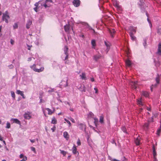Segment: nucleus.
Here are the masks:
<instances>
[{"mask_svg":"<svg viewBox=\"0 0 161 161\" xmlns=\"http://www.w3.org/2000/svg\"><path fill=\"white\" fill-rule=\"evenodd\" d=\"M76 23L77 26L80 27H84L85 29L88 28L90 30H92V28L90 27L89 24L86 22L78 21Z\"/></svg>","mask_w":161,"mask_h":161,"instance_id":"obj_1","label":"nucleus"},{"mask_svg":"<svg viewBox=\"0 0 161 161\" xmlns=\"http://www.w3.org/2000/svg\"><path fill=\"white\" fill-rule=\"evenodd\" d=\"M138 4L139 7L141 9L142 12H145L146 8V5L144 2L143 0H139L138 3Z\"/></svg>","mask_w":161,"mask_h":161,"instance_id":"obj_2","label":"nucleus"},{"mask_svg":"<svg viewBox=\"0 0 161 161\" xmlns=\"http://www.w3.org/2000/svg\"><path fill=\"white\" fill-rule=\"evenodd\" d=\"M10 18L8 12L6 11L4 13H3L2 20L3 21H5L6 23L8 22V19Z\"/></svg>","mask_w":161,"mask_h":161,"instance_id":"obj_3","label":"nucleus"},{"mask_svg":"<svg viewBox=\"0 0 161 161\" xmlns=\"http://www.w3.org/2000/svg\"><path fill=\"white\" fill-rule=\"evenodd\" d=\"M68 77H66L65 78H64L63 80H62L59 84V87L61 88L62 87H66L68 86Z\"/></svg>","mask_w":161,"mask_h":161,"instance_id":"obj_4","label":"nucleus"},{"mask_svg":"<svg viewBox=\"0 0 161 161\" xmlns=\"http://www.w3.org/2000/svg\"><path fill=\"white\" fill-rule=\"evenodd\" d=\"M31 112L29 111H27L25 113L24 115V117L25 119H29L31 117Z\"/></svg>","mask_w":161,"mask_h":161,"instance_id":"obj_5","label":"nucleus"},{"mask_svg":"<svg viewBox=\"0 0 161 161\" xmlns=\"http://www.w3.org/2000/svg\"><path fill=\"white\" fill-rule=\"evenodd\" d=\"M80 130L86 132V125L82 123H80L78 124Z\"/></svg>","mask_w":161,"mask_h":161,"instance_id":"obj_6","label":"nucleus"},{"mask_svg":"<svg viewBox=\"0 0 161 161\" xmlns=\"http://www.w3.org/2000/svg\"><path fill=\"white\" fill-rule=\"evenodd\" d=\"M72 3L75 7H78L80 5V0H73Z\"/></svg>","mask_w":161,"mask_h":161,"instance_id":"obj_7","label":"nucleus"},{"mask_svg":"<svg viewBox=\"0 0 161 161\" xmlns=\"http://www.w3.org/2000/svg\"><path fill=\"white\" fill-rule=\"evenodd\" d=\"M104 43L107 47V49H106V52L107 53L109 51L110 48V43L108 42V41H104Z\"/></svg>","mask_w":161,"mask_h":161,"instance_id":"obj_8","label":"nucleus"},{"mask_svg":"<svg viewBox=\"0 0 161 161\" xmlns=\"http://www.w3.org/2000/svg\"><path fill=\"white\" fill-rule=\"evenodd\" d=\"M102 56L100 54L95 55L93 56V58L96 61H97L98 60L101 58Z\"/></svg>","mask_w":161,"mask_h":161,"instance_id":"obj_9","label":"nucleus"},{"mask_svg":"<svg viewBox=\"0 0 161 161\" xmlns=\"http://www.w3.org/2000/svg\"><path fill=\"white\" fill-rule=\"evenodd\" d=\"M137 81H132L131 82V85L132 87L133 88L136 89L137 88Z\"/></svg>","mask_w":161,"mask_h":161,"instance_id":"obj_10","label":"nucleus"},{"mask_svg":"<svg viewBox=\"0 0 161 161\" xmlns=\"http://www.w3.org/2000/svg\"><path fill=\"white\" fill-rule=\"evenodd\" d=\"M32 23V22L31 20L30 19L28 20L27 22V23L26 24V28L27 29H29L30 28V26L31 25Z\"/></svg>","mask_w":161,"mask_h":161,"instance_id":"obj_11","label":"nucleus"},{"mask_svg":"<svg viewBox=\"0 0 161 161\" xmlns=\"http://www.w3.org/2000/svg\"><path fill=\"white\" fill-rule=\"evenodd\" d=\"M72 151L73 153L74 154H76L77 153H78V154H79V153L77 151V149L75 145L74 144L72 148Z\"/></svg>","mask_w":161,"mask_h":161,"instance_id":"obj_12","label":"nucleus"},{"mask_svg":"<svg viewBox=\"0 0 161 161\" xmlns=\"http://www.w3.org/2000/svg\"><path fill=\"white\" fill-rule=\"evenodd\" d=\"M109 31L110 33V36L112 38L114 37V35L116 32V31L114 29H110Z\"/></svg>","mask_w":161,"mask_h":161,"instance_id":"obj_13","label":"nucleus"},{"mask_svg":"<svg viewBox=\"0 0 161 161\" xmlns=\"http://www.w3.org/2000/svg\"><path fill=\"white\" fill-rule=\"evenodd\" d=\"M116 8H117V10L119 13H122V12L123 11V8L121 6L119 5Z\"/></svg>","mask_w":161,"mask_h":161,"instance_id":"obj_14","label":"nucleus"},{"mask_svg":"<svg viewBox=\"0 0 161 161\" xmlns=\"http://www.w3.org/2000/svg\"><path fill=\"white\" fill-rule=\"evenodd\" d=\"M157 53L159 55H161V42L158 44Z\"/></svg>","mask_w":161,"mask_h":161,"instance_id":"obj_15","label":"nucleus"},{"mask_svg":"<svg viewBox=\"0 0 161 161\" xmlns=\"http://www.w3.org/2000/svg\"><path fill=\"white\" fill-rule=\"evenodd\" d=\"M70 28V26L69 25H66L64 26V29L65 32H68Z\"/></svg>","mask_w":161,"mask_h":161,"instance_id":"obj_16","label":"nucleus"},{"mask_svg":"<svg viewBox=\"0 0 161 161\" xmlns=\"http://www.w3.org/2000/svg\"><path fill=\"white\" fill-rule=\"evenodd\" d=\"M42 2L41 3V5L42 6L44 7L45 8H46L47 7V5L46 3L48 2H46V0L45 1H42Z\"/></svg>","mask_w":161,"mask_h":161,"instance_id":"obj_17","label":"nucleus"},{"mask_svg":"<svg viewBox=\"0 0 161 161\" xmlns=\"http://www.w3.org/2000/svg\"><path fill=\"white\" fill-rule=\"evenodd\" d=\"M140 137L139 136L137 137L135 140V142L137 145H139L140 144Z\"/></svg>","mask_w":161,"mask_h":161,"instance_id":"obj_18","label":"nucleus"},{"mask_svg":"<svg viewBox=\"0 0 161 161\" xmlns=\"http://www.w3.org/2000/svg\"><path fill=\"white\" fill-rule=\"evenodd\" d=\"M129 34L132 40L133 41H135L136 40V38L133 35L134 34L133 33V32H130L129 33Z\"/></svg>","mask_w":161,"mask_h":161,"instance_id":"obj_19","label":"nucleus"},{"mask_svg":"<svg viewBox=\"0 0 161 161\" xmlns=\"http://www.w3.org/2000/svg\"><path fill=\"white\" fill-rule=\"evenodd\" d=\"M65 57L64 59L62 57L63 59V60H64L65 64H68L69 61L67 60L68 58L69 54H65Z\"/></svg>","mask_w":161,"mask_h":161,"instance_id":"obj_20","label":"nucleus"},{"mask_svg":"<svg viewBox=\"0 0 161 161\" xmlns=\"http://www.w3.org/2000/svg\"><path fill=\"white\" fill-rule=\"evenodd\" d=\"M11 120L13 121V123H14L18 124H20V121L17 119H12Z\"/></svg>","mask_w":161,"mask_h":161,"instance_id":"obj_21","label":"nucleus"},{"mask_svg":"<svg viewBox=\"0 0 161 161\" xmlns=\"http://www.w3.org/2000/svg\"><path fill=\"white\" fill-rule=\"evenodd\" d=\"M113 4L114 6L116 7L118 5H119V1L117 0H113Z\"/></svg>","mask_w":161,"mask_h":161,"instance_id":"obj_22","label":"nucleus"},{"mask_svg":"<svg viewBox=\"0 0 161 161\" xmlns=\"http://www.w3.org/2000/svg\"><path fill=\"white\" fill-rule=\"evenodd\" d=\"M160 77V75H159V74H158L157 75V76L155 79L156 82L157 83V84H159V83Z\"/></svg>","mask_w":161,"mask_h":161,"instance_id":"obj_23","label":"nucleus"},{"mask_svg":"<svg viewBox=\"0 0 161 161\" xmlns=\"http://www.w3.org/2000/svg\"><path fill=\"white\" fill-rule=\"evenodd\" d=\"M91 44L92 46V48L95 49V47L96 46V41L95 40H92L91 41Z\"/></svg>","mask_w":161,"mask_h":161,"instance_id":"obj_24","label":"nucleus"},{"mask_svg":"<svg viewBox=\"0 0 161 161\" xmlns=\"http://www.w3.org/2000/svg\"><path fill=\"white\" fill-rule=\"evenodd\" d=\"M63 136L64 138L66 139L67 140L69 138V136L68 132L66 131H65L64 132Z\"/></svg>","mask_w":161,"mask_h":161,"instance_id":"obj_25","label":"nucleus"},{"mask_svg":"<svg viewBox=\"0 0 161 161\" xmlns=\"http://www.w3.org/2000/svg\"><path fill=\"white\" fill-rule=\"evenodd\" d=\"M125 63L126 65L129 67L131 66L132 64L131 62L129 59L126 60L125 61Z\"/></svg>","mask_w":161,"mask_h":161,"instance_id":"obj_26","label":"nucleus"},{"mask_svg":"<svg viewBox=\"0 0 161 161\" xmlns=\"http://www.w3.org/2000/svg\"><path fill=\"white\" fill-rule=\"evenodd\" d=\"M129 29L130 31V32H133L134 34V33H135L136 32V30L134 27L131 26L130 27Z\"/></svg>","mask_w":161,"mask_h":161,"instance_id":"obj_27","label":"nucleus"},{"mask_svg":"<svg viewBox=\"0 0 161 161\" xmlns=\"http://www.w3.org/2000/svg\"><path fill=\"white\" fill-rule=\"evenodd\" d=\"M80 77L82 79V80H85L86 79V75L85 73H82V74L80 75Z\"/></svg>","mask_w":161,"mask_h":161,"instance_id":"obj_28","label":"nucleus"},{"mask_svg":"<svg viewBox=\"0 0 161 161\" xmlns=\"http://www.w3.org/2000/svg\"><path fill=\"white\" fill-rule=\"evenodd\" d=\"M94 119V123L95 124V125L96 126H97V125H98V120L97 118H93Z\"/></svg>","mask_w":161,"mask_h":161,"instance_id":"obj_29","label":"nucleus"},{"mask_svg":"<svg viewBox=\"0 0 161 161\" xmlns=\"http://www.w3.org/2000/svg\"><path fill=\"white\" fill-rule=\"evenodd\" d=\"M44 69V68L43 67H42L39 69H35V70L36 72H40L43 71Z\"/></svg>","mask_w":161,"mask_h":161,"instance_id":"obj_30","label":"nucleus"},{"mask_svg":"<svg viewBox=\"0 0 161 161\" xmlns=\"http://www.w3.org/2000/svg\"><path fill=\"white\" fill-rule=\"evenodd\" d=\"M142 95L146 97H148L149 96V94L148 92L146 91H144L142 92Z\"/></svg>","mask_w":161,"mask_h":161,"instance_id":"obj_31","label":"nucleus"},{"mask_svg":"<svg viewBox=\"0 0 161 161\" xmlns=\"http://www.w3.org/2000/svg\"><path fill=\"white\" fill-rule=\"evenodd\" d=\"M104 117L103 115L100 116L99 122L101 124H103L104 123Z\"/></svg>","mask_w":161,"mask_h":161,"instance_id":"obj_32","label":"nucleus"},{"mask_svg":"<svg viewBox=\"0 0 161 161\" xmlns=\"http://www.w3.org/2000/svg\"><path fill=\"white\" fill-rule=\"evenodd\" d=\"M68 48L67 46H65L64 47V54H67L68 53Z\"/></svg>","mask_w":161,"mask_h":161,"instance_id":"obj_33","label":"nucleus"},{"mask_svg":"<svg viewBox=\"0 0 161 161\" xmlns=\"http://www.w3.org/2000/svg\"><path fill=\"white\" fill-rule=\"evenodd\" d=\"M43 17L42 15L40 16L39 18L38 21L39 23H42L43 20Z\"/></svg>","mask_w":161,"mask_h":161,"instance_id":"obj_34","label":"nucleus"},{"mask_svg":"<svg viewBox=\"0 0 161 161\" xmlns=\"http://www.w3.org/2000/svg\"><path fill=\"white\" fill-rule=\"evenodd\" d=\"M153 157H156L157 155L156 151L155 150V147L154 146H153Z\"/></svg>","mask_w":161,"mask_h":161,"instance_id":"obj_35","label":"nucleus"},{"mask_svg":"<svg viewBox=\"0 0 161 161\" xmlns=\"http://www.w3.org/2000/svg\"><path fill=\"white\" fill-rule=\"evenodd\" d=\"M45 109H46V110H47L48 111V114L49 115H51V114H52L53 113V112L49 108H46Z\"/></svg>","mask_w":161,"mask_h":161,"instance_id":"obj_36","label":"nucleus"},{"mask_svg":"<svg viewBox=\"0 0 161 161\" xmlns=\"http://www.w3.org/2000/svg\"><path fill=\"white\" fill-rule=\"evenodd\" d=\"M154 62L155 64V65L156 66V67L159 66L160 64L159 62L158 61H156L154 60Z\"/></svg>","mask_w":161,"mask_h":161,"instance_id":"obj_37","label":"nucleus"},{"mask_svg":"<svg viewBox=\"0 0 161 161\" xmlns=\"http://www.w3.org/2000/svg\"><path fill=\"white\" fill-rule=\"evenodd\" d=\"M147 38H145L143 39V45L145 47H146V46H147Z\"/></svg>","mask_w":161,"mask_h":161,"instance_id":"obj_38","label":"nucleus"},{"mask_svg":"<svg viewBox=\"0 0 161 161\" xmlns=\"http://www.w3.org/2000/svg\"><path fill=\"white\" fill-rule=\"evenodd\" d=\"M88 117L93 118L94 116L93 114L91 112H90L88 115Z\"/></svg>","mask_w":161,"mask_h":161,"instance_id":"obj_39","label":"nucleus"},{"mask_svg":"<svg viewBox=\"0 0 161 161\" xmlns=\"http://www.w3.org/2000/svg\"><path fill=\"white\" fill-rule=\"evenodd\" d=\"M79 36L80 37H81L83 39H84L85 38V36L84 34L81 31H80V34H79Z\"/></svg>","mask_w":161,"mask_h":161,"instance_id":"obj_40","label":"nucleus"},{"mask_svg":"<svg viewBox=\"0 0 161 161\" xmlns=\"http://www.w3.org/2000/svg\"><path fill=\"white\" fill-rule=\"evenodd\" d=\"M51 123L52 124H56L57 121H56V119L54 118H53L52 119V121H51Z\"/></svg>","mask_w":161,"mask_h":161,"instance_id":"obj_41","label":"nucleus"},{"mask_svg":"<svg viewBox=\"0 0 161 161\" xmlns=\"http://www.w3.org/2000/svg\"><path fill=\"white\" fill-rule=\"evenodd\" d=\"M108 158L110 160L112 161H120L115 158H113L109 156H108Z\"/></svg>","mask_w":161,"mask_h":161,"instance_id":"obj_42","label":"nucleus"},{"mask_svg":"<svg viewBox=\"0 0 161 161\" xmlns=\"http://www.w3.org/2000/svg\"><path fill=\"white\" fill-rule=\"evenodd\" d=\"M60 151V153L63 155L64 156H65L66 154V152L64 151L63 150H62L60 149L59 150Z\"/></svg>","mask_w":161,"mask_h":161,"instance_id":"obj_43","label":"nucleus"},{"mask_svg":"<svg viewBox=\"0 0 161 161\" xmlns=\"http://www.w3.org/2000/svg\"><path fill=\"white\" fill-rule=\"evenodd\" d=\"M11 96L13 98V99H14L15 98V94L14 92L13 91H11Z\"/></svg>","mask_w":161,"mask_h":161,"instance_id":"obj_44","label":"nucleus"},{"mask_svg":"<svg viewBox=\"0 0 161 161\" xmlns=\"http://www.w3.org/2000/svg\"><path fill=\"white\" fill-rule=\"evenodd\" d=\"M64 120L67 123L69 124V127H70L71 126V123H70V122L68 120H67L66 119V118H64Z\"/></svg>","mask_w":161,"mask_h":161,"instance_id":"obj_45","label":"nucleus"},{"mask_svg":"<svg viewBox=\"0 0 161 161\" xmlns=\"http://www.w3.org/2000/svg\"><path fill=\"white\" fill-rule=\"evenodd\" d=\"M42 1H40L36 3L34 5L36 6V7H38V6L39 4H41V3Z\"/></svg>","mask_w":161,"mask_h":161,"instance_id":"obj_46","label":"nucleus"},{"mask_svg":"<svg viewBox=\"0 0 161 161\" xmlns=\"http://www.w3.org/2000/svg\"><path fill=\"white\" fill-rule=\"evenodd\" d=\"M10 127V123L8 122H7L6 123V128H9Z\"/></svg>","mask_w":161,"mask_h":161,"instance_id":"obj_47","label":"nucleus"},{"mask_svg":"<svg viewBox=\"0 0 161 161\" xmlns=\"http://www.w3.org/2000/svg\"><path fill=\"white\" fill-rule=\"evenodd\" d=\"M139 105L140 106L142 105V102L141 99L138 100L137 101Z\"/></svg>","mask_w":161,"mask_h":161,"instance_id":"obj_48","label":"nucleus"},{"mask_svg":"<svg viewBox=\"0 0 161 161\" xmlns=\"http://www.w3.org/2000/svg\"><path fill=\"white\" fill-rule=\"evenodd\" d=\"M13 27L14 29H17L18 28V25L17 23H14L13 26Z\"/></svg>","mask_w":161,"mask_h":161,"instance_id":"obj_49","label":"nucleus"},{"mask_svg":"<svg viewBox=\"0 0 161 161\" xmlns=\"http://www.w3.org/2000/svg\"><path fill=\"white\" fill-rule=\"evenodd\" d=\"M31 68L33 69L34 71H35V69H36V65L35 64H34L33 65L30 66Z\"/></svg>","mask_w":161,"mask_h":161,"instance_id":"obj_50","label":"nucleus"},{"mask_svg":"<svg viewBox=\"0 0 161 161\" xmlns=\"http://www.w3.org/2000/svg\"><path fill=\"white\" fill-rule=\"evenodd\" d=\"M31 150L32 151H33L35 153H36V149H35V147H31Z\"/></svg>","mask_w":161,"mask_h":161,"instance_id":"obj_51","label":"nucleus"},{"mask_svg":"<svg viewBox=\"0 0 161 161\" xmlns=\"http://www.w3.org/2000/svg\"><path fill=\"white\" fill-rule=\"evenodd\" d=\"M77 144L78 146H80L81 145V142L79 139H78L77 142Z\"/></svg>","mask_w":161,"mask_h":161,"instance_id":"obj_52","label":"nucleus"},{"mask_svg":"<svg viewBox=\"0 0 161 161\" xmlns=\"http://www.w3.org/2000/svg\"><path fill=\"white\" fill-rule=\"evenodd\" d=\"M10 42L12 45H13L14 42V41L13 39H10Z\"/></svg>","mask_w":161,"mask_h":161,"instance_id":"obj_53","label":"nucleus"},{"mask_svg":"<svg viewBox=\"0 0 161 161\" xmlns=\"http://www.w3.org/2000/svg\"><path fill=\"white\" fill-rule=\"evenodd\" d=\"M80 90L82 92H86V90L85 89V87L83 86V90L81 89V88H80Z\"/></svg>","mask_w":161,"mask_h":161,"instance_id":"obj_54","label":"nucleus"},{"mask_svg":"<svg viewBox=\"0 0 161 161\" xmlns=\"http://www.w3.org/2000/svg\"><path fill=\"white\" fill-rule=\"evenodd\" d=\"M147 20L148 21V22L149 23V24L151 28L152 27V25L151 24V21L148 18L147 19Z\"/></svg>","mask_w":161,"mask_h":161,"instance_id":"obj_55","label":"nucleus"},{"mask_svg":"<svg viewBox=\"0 0 161 161\" xmlns=\"http://www.w3.org/2000/svg\"><path fill=\"white\" fill-rule=\"evenodd\" d=\"M158 84H157V83H156V84H153L152 85V86L153 88V87H157L158 85Z\"/></svg>","mask_w":161,"mask_h":161,"instance_id":"obj_56","label":"nucleus"},{"mask_svg":"<svg viewBox=\"0 0 161 161\" xmlns=\"http://www.w3.org/2000/svg\"><path fill=\"white\" fill-rule=\"evenodd\" d=\"M25 157H26V156H25L23 154H21L20 155H19V158H23H23Z\"/></svg>","mask_w":161,"mask_h":161,"instance_id":"obj_57","label":"nucleus"},{"mask_svg":"<svg viewBox=\"0 0 161 161\" xmlns=\"http://www.w3.org/2000/svg\"><path fill=\"white\" fill-rule=\"evenodd\" d=\"M122 131L125 133H126V129L125 127H123L122 128Z\"/></svg>","mask_w":161,"mask_h":161,"instance_id":"obj_58","label":"nucleus"},{"mask_svg":"<svg viewBox=\"0 0 161 161\" xmlns=\"http://www.w3.org/2000/svg\"><path fill=\"white\" fill-rule=\"evenodd\" d=\"M69 120L73 123H75V120L72 118H70L69 119Z\"/></svg>","mask_w":161,"mask_h":161,"instance_id":"obj_59","label":"nucleus"},{"mask_svg":"<svg viewBox=\"0 0 161 161\" xmlns=\"http://www.w3.org/2000/svg\"><path fill=\"white\" fill-rule=\"evenodd\" d=\"M160 131H161V130L160 129H159L157 130V135H159Z\"/></svg>","mask_w":161,"mask_h":161,"instance_id":"obj_60","label":"nucleus"},{"mask_svg":"<svg viewBox=\"0 0 161 161\" xmlns=\"http://www.w3.org/2000/svg\"><path fill=\"white\" fill-rule=\"evenodd\" d=\"M22 91H20L19 90H17L16 91V93L18 94H20V93Z\"/></svg>","mask_w":161,"mask_h":161,"instance_id":"obj_61","label":"nucleus"},{"mask_svg":"<svg viewBox=\"0 0 161 161\" xmlns=\"http://www.w3.org/2000/svg\"><path fill=\"white\" fill-rule=\"evenodd\" d=\"M39 8L38 7H36L34 8V10H35V11L37 12H38L37 9H38Z\"/></svg>","mask_w":161,"mask_h":161,"instance_id":"obj_62","label":"nucleus"},{"mask_svg":"<svg viewBox=\"0 0 161 161\" xmlns=\"http://www.w3.org/2000/svg\"><path fill=\"white\" fill-rule=\"evenodd\" d=\"M51 130H52V132H53L55 130V127L54 126L53 127L51 128Z\"/></svg>","mask_w":161,"mask_h":161,"instance_id":"obj_63","label":"nucleus"},{"mask_svg":"<svg viewBox=\"0 0 161 161\" xmlns=\"http://www.w3.org/2000/svg\"><path fill=\"white\" fill-rule=\"evenodd\" d=\"M54 91V89H52L51 90H48V92H52Z\"/></svg>","mask_w":161,"mask_h":161,"instance_id":"obj_64","label":"nucleus"}]
</instances>
